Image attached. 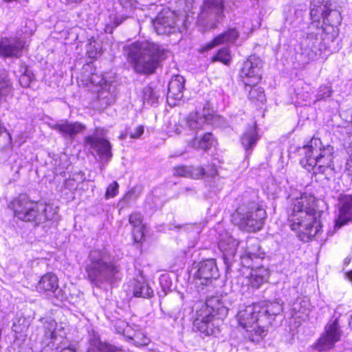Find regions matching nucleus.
Instances as JSON below:
<instances>
[{
	"label": "nucleus",
	"instance_id": "nucleus-3",
	"mask_svg": "<svg viewBox=\"0 0 352 352\" xmlns=\"http://www.w3.org/2000/svg\"><path fill=\"white\" fill-rule=\"evenodd\" d=\"M85 270L87 280L96 287H101L104 284H111L122 278L120 266L105 250L90 251L85 261Z\"/></svg>",
	"mask_w": 352,
	"mask_h": 352
},
{
	"label": "nucleus",
	"instance_id": "nucleus-53",
	"mask_svg": "<svg viewBox=\"0 0 352 352\" xmlns=\"http://www.w3.org/2000/svg\"><path fill=\"white\" fill-rule=\"evenodd\" d=\"M351 323H352V316H351Z\"/></svg>",
	"mask_w": 352,
	"mask_h": 352
},
{
	"label": "nucleus",
	"instance_id": "nucleus-8",
	"mask_svg": "<svg viewBox=\"0 0 352 352\" xmlns=\"http://www.w3.org/2000/svg\"><path fill=\"white\" fill-rule=\"evenodd\" d=\"M265 217V210L257 202L244 197L232 214V221L241 230L252 232L263 228Z\"/></svg>",
	"mask_w": 352,
	"mask_h": 352
},
{
	"label": "nucleus",
	"instance_id": "nucleus-38",
	"mask_svg": "<svg viewBox=\"0 0 352 352\" xmlns=\"http://www.w3.org/2000/svg\"><path fill=\"white\" fill-rule=\"evenodd\" d=\"M109 18V22L104 27V32L107 34H112L113 29L122 23L126 19L121 16H113Z\"/></svg>",
	"mask_w": 352,
	"mask_h": 352
},
{
	"label": "nucleus",
	"instance_id": "nucleus-19",
	"mask_svg": "<svg viewBox=\"0 0 352 352\" xmlns=\"http://www.w3.org/2000/svg\"><path fill=\"white\" fill-rule=\"evenodd\" d=\"M54 129L58 131L65 138L73 140L77 135L82 133L86 129L85 125L78 122H69L61 120L53 126Z\"/></svg>",
	"mask_w": 352,
	"mask_h": 352
},
{
	"label": "nucleus",
	"instance_id": "nucleus-41",
	"mask_svg": "<svg viewBox=\"0 0 352 352\" xmlns=\"http://www.w3.org/2000/svg\"><path fill=\"white\" fill-rule=\"evenodd\" d=\"M89 81L91 84L101 87L104 86V82H109L111 80H108L103 74L93 73L89 76Z\"/></svg>",
	"mask_w": 352,
	"mask_h": 352
},
{
	"label": "nucleus",
	"instance_id": "nucleus-24",
	"mask_svg": "<svg viewBox=\"0 0 352 352\" xmlns=\"http://www.w3.org/2000/svg\"><path fill=\"white\" fill-rule=\"evenodd\" d=\"M219 245L223 252V257L226 265V270L228 272L230 270L231 261L236 254L239 242L232 237H228L227 241L221 239L219 241Z\"/></svg>",
	"mask_w": 352,
	"mask_h": 352
},
{
	"label": "nucleus",
	"instance_id": "nucleus-30",
	"mask_svg": "<svg viewBox=\"0 0 352 352\" xmlns=\"http://www.w3.org/2000/svg\"><path fill=\"white\" fill-rule=\"evenodd\" d=\"M133 295L137 298H148L153 296V290L146 282L140 280H134Z\"/></svg>",
	"mask_w": 352,
	"mask_h": 352
},
{
	"label": "nucleus",
	"instance_id": "nucleus-16",
	"mask_svg": "<svg viewBox=\"0 0 352 352\" xmlns=\"http://www.w3.org/2000/svg\"><path fill=\"white\" fill-rule=\"evenodd\" d=\"M153 27L157 34H167L175 31V16L173 11L163 9L153 20Z\"/></svg>",
	"mask_w": 352,
	"mask_h": 352
},
{
	"label": "nucleus",
	"instance_id": "nucleus-45",
	"mask_svg": "<svg viewBox=\"0 0 352 352\" xmlns=\"http://www.w3.org/2000/svg\"><path fill=\"white\" fill-rule=\"evenodd\" d=\"M186 3H188L190 4V6H186V8L184 9V11L185 12H190L191 10V9L193 8V6H192V3H193V1L192 0H184Z\"/></svg>",
	"mask_w": 352,
	"mask_h": 352
},
{
	"label": "nucleus",
	"instance_id": "nucleus-23",
	"mask_svg": "<svg viewBox=\"0 0 352 352\" xmlns=\"http://www.w3.org/2000/svg\"><path fill=\"white\" fill-rule=\"evenodd\" d=\"M217 173V169L212 167L210 173H206L203 167L178 166L174 168V175L177 176L189 177L192 179H199L205 175L214 177Z\"/></svg>",
	"mask_w": 352,
	"mask_h": 352
},
{
	"label": "nucleus",
	"instance_id": "nucleus-17",
	"mask_svg": "<svg viewBox=\"0 0 352 352\" xmlns=\"http://www.w3.org/2000/svg\"><path fill=\"white\" fill-rule=\"evenodd\" d=\"M196 277L201 285H207L212 280L219 277V270L214 259H206L199 263Z\"/></svg>",
	"mask_w": 352,
	"mask_h": 352
},
{
	"label": "nucleus",
	"instance_id": "nucleus-49",
	"mask_svg": "<svg viewBox=\"0 0 352 352\" xmlns=\"http://www.w3.org/2000/svg\"><path fill=\"white\" fill-rule=\"evenodd\" d=\"M73 182V180L72 179H67L65 181V186H69V185H71V183Z\"/></svg>",
	"mask_w": 352,
	"mask_h": 352
},
{
	"label": "nucleus",
	"instance_id": "nucleus-12",
	"mask_svg": "<svg viewBox=\"0 0 352 352\" xmlns=\"http://www.w3.org/2000/svg\"><path fill=\"white\" fill-rule=\"evenodd\" d=\"M105 133L104 129L96 128L92 134L84 138V144L99 156L102 162L107 163L113 154L110 142L104 138Z\"/></svg>",
	"mask_w": 352,
	"mask_h": 352
},
{
	"label": "nucleus",
	"instance_id": "nucleus-39",
	"mask_svg": "<svg viewBox=\"0 0 352 352\" xmlns=\"http://www.w3.org/2000/svg\"><path fill=\"white\" fill-rule=\"evenodd\" d=\"M332 92L333 91L331 86L326 85L320 86L316 95V101L325 100L326 98H329L331 96Z\"/></svg>",
	"mask_w": 352,
	"mask_h": 352
},
{
	"label": "nucleus",
	"instance_id": "nucleus-4",
	"mask_svg": "<svg viewBox=\"0 0 352 352\" xmlns=\"http://www.w3.org/2000/svg\"><path fill=\"white\" fill-rule=\"evenodd\" d=\"M301 151L304 157L300 160V164L309 172L315 175L322 174L327 179L334 177L336 168L332 146L323 145L320 139L314 137Z\"/></svg>",
	"mask_w": 352,
	"mask_h": 352
},
{
	"label": "nucleus",
	"instance_id": "nucleus-9",
	"mask_svg": "<svg viewBox=\"0 0 352 352\" xmlns=\"http://www.w3.org/2000/svg\"><path fill=\"white\" fill-rule=\"evenodd\" d=\"M258 308V314L261 327L257 333H253L252 336V342L259 343L267 336L268 333V328L272 324L275 320L276 317L279 316L283 311V302L280 299H276L273 301L265 300L259 302L256 304Z\"/></svg>",
	"mask_w": 352,
	"mask_h": 352
},
{
	"label": "nucleus",
	"instance_id": "nucleus-10",
	"mask_svg": "<svg viewBox=\"0 0 352 352\" xmlns=\"http://www.w3.org/2000/svg\"><path fill=\"white\" fill-rule=\"evenodd\" d=\"M263 253L260 250L258 245L256 247L247 248L245 253L241 256V261L243 266L248 268H252L250 273V282L251 285L255 288H259L269 277V270L263 267H257L253 263L254 259L263 258Z\"/></svg>",
	"mask_w": 352,
	"mask_h": 352
},
{
	"label": "nucleus",
	"instance_id": "nucleus-26",
	"mask_svg": "<svg viewBox=\"0 0 352 352\" xmlns=\"http://www.w3.org/2000/svg\"><path fill=\"white\" fill-rule=\"evenodd\" d=\"M352 220V196L345 197L341 204L338 217L336 220L335 227L341 228Z\"/></svg>",
	"mask_w": 352,
	"mask_h": 352
},
{
	"label": "nucleus",
	"instance_id": "nucleus-13",
	"mask_svg": "<svg viewBox=\"0 0 352 352\" xmlns=\"http://www.w3.org/2000/svg\"><path fill=\"white\" fill-rule=\"evenodd\" d=\"M223 0H204L197 22L206 28H214L224 16Z\"/></svg>",
	"mask_w": 352,
	"mask_h": 352
},
{
	"label": "nucleus",
	"instance_id": "nucleus-2",
	"mask_svg": "<svg viewBox=\"0 0 352 352\" xmlns=\"http://www.w3.org/2000/svg\"><path fill=\"white\" fill-rule=\"evenodd\" d=\"M316 197L304 193L293 203L289 216L292 230L298 232L300 240L307 242L316 237L321 231L320 219L322 212L316 208Z\"/></svg>",
	"mask_w": 352,
	"mask_h": 352
},
{
	"label": "nucleus",
	"instance_id": "nucleus-15",
	"mask_svg": "<svg viewBox=\"0 0 352 352\" xmlns=\"http://www.w3.org/2000/svg\"><path fill=\"white\" fill-rule=\"evenodd\" d=\"M263 62L255 55L250 56L240 70V77L245 85L257 84L261 79Z\"/></svg>",
	"mask_w": 352,
	"mask_h": 352
},
{
	"label": "nucleus",
	"instance_id": "nucleus-11",
	"mask_svg": "<svg viewBox=\"0 0 352 352\" xmlns=\"http://www.w3.org/2000/svg\"><path fill=\"white\" fill-rule=\"evenodd\" d=\"M343 331L340 324V316H333L326 324L324 332L314 344V349L324 351L332 349L340 341Z\"/></svg>",
	"mask_w": 352,
	"mask_h": 352
},
{
	"label": "nucleus",
	"instance_id": "nucleus-7",
	"mask_svg": "<svg viewBox=\"0 0 352 352\" xmlns=\"http://www.w3.org/2000/svg\"><path fill=\"white\" fill-rule=\"evenodd\" d=\"M10 207L19 220L35 226L52 219L54 215L52 206L32 201L25 195H20L14 199Z\"/></svg>",
	"mask_w": 352,
	"mask_h": 352
},
{
	"label": "nucleus",
	"instance_id": "nucleus-44",
	"mask_svg": "<svg viewBox=\"0 0 352 352\" xmlns=\"http://www.w3.org/2000/svg\"><path fill=\"white\" fill-rule=\"evenodd\" d=\"M144 131V129L143 126H138L135 128V131L130 134V138L133 139L138 138L143 134Z\"/></svg>",
	"mask_w": 352,
	"mask_h": 352
},
{
	"label": "nucleus",
	"instance_id": "nucleus-32",
	"mask_svg": "<svg viewBox=\"0 0 352 352\" xmlns=\"http://www.w3.org/2000/svg\"><path fill=\"white\" fill-rule=\"evenodd\" d=\"M43 320L45 337L51 340V341L47 344V346H50V344H52L53 346L54 345V340L56 339V329L57 324L56 321L51 318L43 319Z\"/></svg>",
	"mask_w": 352,
	"mask_h": 352
},
{
	"label": "nucleus",
	"instance_id": "nucleus-27",
	"mask_svg": "<svg viewBox=\"0 0 352 352\" xmlns=\"http://www.w3.org/2000/svg\"><path fill=\"white\" fill-rule=\"evenodd\" d=\"M36 289L41 293H55L58 289V279L57 276L52 272L44 274L38 282Z\"/></svg>",
	"mask_w": 352,
	"mask_h": 352
},
{
	"label": "nucleus",
	"instance_id": "nucleus-36",
	"mask_svg": "<svg viewBox=\"0 0 352 352\" xmlns=\"http://www.w3.org/2000/svg\"><path fill=\"white\" fill-rule=\"evenodd\" d=\"M232 60L230 50L228 47H222L211 58V62L219 61L226 65H229Z\"/></svg>",
	"mask_w": 352,
	"mask_h": 352
},
{
	"label": "nucleus",
	"instance_id": "nucleus-29",
	"mask_svg": "<svg viewBox=\"0 0 352 352\" xmlns=\"http://www.w3.org/2000/svg\"><path fill=\"white\" fill-rule=\"evenodd\" d=\"M130 224L133 226V236L135 242H140L144 237L143 216L140 212H133L129 216Z\"/></svg>",
	"mask_w": 352,
	"mask_h": 352
},
{
	"label": "nucleus",
	"instance_id": "nucleus-40",
	"mask_svg": "<svg viewBox=\"0 0 352 352\" xmlns=\"http://www.w3.org/2000/svg\"><path fill=\"white\" fill-rule=\"evenodd\" d=\"M34 76L33 73L28 68L25 69L23 74L19 78V82L22 87H28L34 80Z\"/></svg>",
	"mask_w": 352,
	"mask_h": 352
},
{
	"label": "nucleus",
	"instance_id": "nucleus-21",
	"mask_svg": "<svg viewBox=\"0 0 352 352\" xmlns=\"http://www.w3.org/2000/svg\"><path fill=\"white\" fill-rule=\"evenodd\" d=\"M213 115L209 113H191L186 118V124L190 131L197 134L199 131L204 130L206 126L210 124Z\"/></svg>",
	"mask_w": 352,
	"mask_h": 352
},
{
	"label": "nucleus",
	"instance_id": "nucleus-14",
	"mask_svg": "<svg viewBox=\"0 0 352 352\" xmlns=\"http://www.w3.org/2000/svg\"><path fill=\"white\" fill-rule=\"evenodd\" d=\"M258 308L254 304L245 307L237 314V320L240 326L245 329L248 332V338L252 342V336L257 333L262 328L260 321L261 318L258 314Z\"/></svg>",
	"mask_w": 352,
	"mask_h": 352
},
{
	"label": "nucleus",
	"instance_id": "nucleus-6",
	"mask_svg": "<svg viewBox=\"0 0 352 352\" xmlns=\"http://www.w3.org/2000/svg\"><path fill=\"white\" fill-rule=\"evenodd\" d=\"M228 313V309L222 298L213 296L206 300L204 308L197 311V317L193 322L194 327L207 336L219 331L218 326Z\"/></svg>",
	"mask_w": 352,
	"mask_h": 352
},
{
	"label": "nucleus",
	"instance_id": "nucleus-34",
	"mask_svg": "<svg viewBox=\"0 0 352 352\" xmlns=\"http://www.w3.org/2000/svg\"><path fill=\"white\" fill-rule=\"evenodd\" d=\"M159 98L158 91L156 88L151 86H146L142 91V99L144 102L149 104H154L157 102Z\"/></svg>",
	"mask_w": 352,
	"mask_h": 352
},
{
	"label": "nucleus",
	"instance_id": "nucleus-46",
	"mask_svg": "<svg viewBox=\"0 0 352 352\" xmlns=\"http://www.w3.org/2000/svg\"><path fill=\"white\" fill-rule=\"evenodd\" d=\"M60 352H78L74 347H66L63 349Z\"/></svg>",
	"mask_w": 352,
	"mask_h": 352
},
{
	"label": "nucleus",
	"instance_id": "nucleus-35",
	"mask_svg": "<svg viewBox=\"0 0 352 352\" xmlns=\"http://www.w3.org/2000/svg\"><path fill=\"white\" fill-rule=\"evenodd\" d=\"M246 87H250L248 97L249 99L253 102L258 101L263 102L265 100V95L264 90L261 87H257L256 84H252L251 85H245Z\"/></svg>",
	"mask_w": 352,
	"mask_h": 352
},
{
	"label": "nucleus",
	"instance_id": "nucleus-37",
	"mask_svg": "<svg viewBox=\"0 0 352 352\" xmlns=\"http://www.w3.org/2000/svg\"><path fill=\"white\" fill-rule=\"evenodd\" d=\"M120 351L119 349L113 345L102 343L100 341H95V343L92 344L91 348L88 349L87 352H120Z\"/></svg>",
	"mask_w": 352,
	"mask_h": 352
},
{
	"label": "nucleus",
	"instance_id": "nucleus-28",
	"mask_svg": "<svg viewBox=\"0 0 352 352\" xmlns=\"http://www.w3.org/2000/svg\"><path fill=\"white\" fill-rule=\"evenodd\" d=\"M259 137L255 126H250L241 137V143L245 150L247 155L251 154L255 147Z\"/></svg>",
	"mask_w": 352,
	"mask_h": 352
},
{
	"label": "nucleus",
	"instance_id": "nucleus-1",
	"mask_svg": "<svg viewBox=\"0 0 352 352\" xmlns=\"http://www.w3.org/2000/svg\"><path fill=\"white\" fill-rule=\"evenodd\" d=\"M330 0H311L310 16L313 22L309 29L316 28V32H310L300 43L301 56L305 62L315 60L327 50L322 34H331L328 39L333 41L338 36L337 26L341 23L340 14L330 8Z\"/></svg>",
	"mask_w": 352,
	"mask_h": 352
},
{
	"label": "nucleus",
	"instance_id": "nucleus-51",
	"mask_svg": "<svg viewBox=\"0 0 352 352\" xmlns=\"http://www.w3.org/2000/svg\"><path fill=\"white\" fill-rule=\"evenodd\" d=\"M126 133H123V134H121V135H120V139H121V140H124V139H125V138H126Z\"/></svg>",
	"mask_w": 352,
	"mask_h": 352
},
{
	"label": "nucleus",
	"instance_id": "nucleus-42",
	"mask_svg": "<svg viewBox=\"0 0 352 352\" xmlns=\"http://www.w3.org/2000/svg\"><path fill=\"white\" fill-rule=\"evenodd\" d=\"M10 162L11 164V170L15 173H19L23 166L22 159L17 155H14L10 157Z\"/></svg>",
	"mask_w": 352,
	"mask_h": 352
},
{
	"label": "nucleus",
	"instance_id": "nucleus-50",
	"mask_svg": "<svg viewBox=\"0 0 352 352\" xmlns=\"http://www.w3.org/2000/svg\"><path fill=\"white\" fill-rule=\"evenodd\" d=\"M351 261V258H348V257L344 259V264L346 265V264L349 263Z\"/></svg>",
	"mask_w": 352,
	"mask_h": 352
},
{
	"label": "nucleus",
	"instance_id": "nucleus-47",
	"mask_svg": "<svg viewBox=\"0 0 352 352\" xmlns=\"http://www.w3.org/2000/svg\"><path fill=\"white\" fill-rule=\"evenodd\" d=\"M345 275L350 281H352V270L346 272Z\"/></svg>",
	"mask_w": 352,
	"mask_h": 352
},
{
	"label": "nucleus",
	"instance_id": "nucleus-48",
	"mask_svg": "<svg viewBox=\"0 0 352 352\" xmlns=\"http://www.w3.org/2000/svg\"><path fill=\"white\" fill-rule=\"evenodd\" d=\"M352 166V157H351V160H349L346 163V167H351ZM349 169V168H347Z\"/></svg>",
	"mask_w": 352,
	"mask_h": 352
},
{
	"label": "nucleus",
	"instance_id": "nucleus-5",
	"mask_svg": "<svg viewBox=\"0 0 352 352\" xmlns=\"http://www.w3.org/2000/svg\"><path fill=\"white\" fill-rule=\"evenodd\" d=\"M124 50L135 72L144 74H153L169 52L162 45L148 41L133 43Z\"/></svg>",
	"mask_w": 352,
	"mask_h": 352
},
{
	"label": "nucleus",
	"instance_id": "nucleus-25",
	"mask_svg": "<svg viewBox=\"0 0 352 352\" xmlns=\"http://www.w3.org/2000/svg\"><path fill=\"white\" fill-rule=\"evenodd\" d=\"M239 36V33L235 28L228 29L227 31L219 34L212 41L208 43L203 47V51L210 50L221 44L232 43L237 40Z\"/></svg>",
	"mask_w": 352,
	"mask_h": 352
},
{
	"label": "nucleus",
	"instance_id": "nucleus-33",
	"mask_svg": "<svg viewBox=\"0 0 352 352\" xmlns=\"http://www.w3.org/2000/svg\"><path fill=\"white\" fill-rule=\"evenodd\" d=\"M292 311L293 316H296L298 318L302 317L300 314L308 316L309 310L307 300L300 298L296 299L292 304Z\"/></svg>",
	"mask_w": 352,
	"mask_h": 352
},
{
	"label": "nucleus",
	"instance_id": "nucleus-31",
	"mask_svg": "<svg viewBox=\"0 0 352 352\" xmlns=\"http://www.w3.org/2000/svg\"><path fill=\"white\" fill-rule=\"evenodd\" d=\"M213 137L211 133H206L201 138L195 136L188 144L195 148L207 150L210 148L213 143Z\"/></svg>",
	"mask_w": 352,
	"mask_h": 352
},
{
	"label": "nucleus",
	"instance_id": "nucleus-18",
	"mask_svg": "<svg viewBox=\"0 0 352 352\" xmlns=\"http://www.w3.org/2000/svg\"><path fill=\"white\" fill-rule=\"evenodd\" d=\"M25 42L20 38H2L0 40V56L3 58H19L22 54Z\"/></svg>",
	"mask_w": 352,
	"mask_h": 352
},
{
	"label": "nucleus",
	"instance_id": "nucleus-22",
	"mask_svg": "<svg viewBox=\"0 0 352 352\" xmlns=\"http://www.w3.org/2000/svg\"><path fill=\"white\" fill-rule=\"evenodd\" d=\"M116 86L115 81L104 82V86L98 90L97 98L101 108H106L115 101L117 95Z\"/></svg>",
	"mask_w": 352,
	"mask_h": 352
},
{
	"label": "nucleus",
	"instance_id": "nucleus-20",
	"mask_svg": "<svg viewBox=\"0 0 352 352\" xmlns=\"http://www.w3.org/2000/svg\"><path fill=\"white\" fill-rule=\"evenodd\" d=\"M185 79L180 75L175 76L168 83L167 101L171 106L176 104L175 101L183 98Z\"/></svg>",
	"mask_w": 352,
	"mask_h": 352
},
{
	"label": "nucleus",
	"instance_id": "nucleus-52",
	"mask_svg": "<svg viewBox=\"0 0 352 352\" xmlns=\"http://www.w3.org/2000/svg\"><path fill=\"white\" fill-rule=\"evenodd\" d=\"M68 1L78 3L82 2L83 0H68Z\"/></svg>",
	"mask_w": 352,
	"mask_h": 352
},
{
	"label": "nucleus",
	"instance_id": "nucleus-43",
	"mask_svg": "<svg viewBox=\"0 0 352 352\" xmlns=\"http://www.w3.org/2000/svg\"><path fill=\"white\" fill-rule=\"evenodd\" d=\"M118 183L117 182H113L111 184H110L107 188L105 193L106 198H110L115 197L118 192Z\"/></svg>",
	"mask_w": 352,
	"mask_h": 352
}]
</instances>
